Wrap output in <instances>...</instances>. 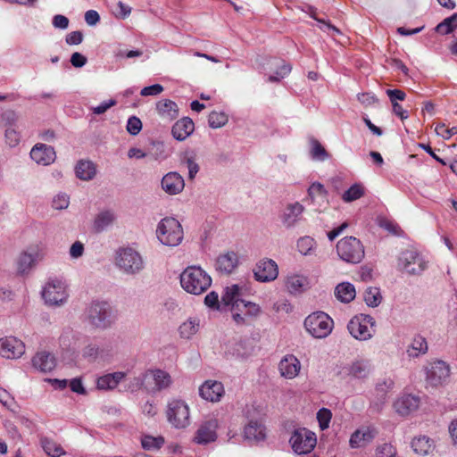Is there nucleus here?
Listing matches in <instances>:
<instances>
[{"instance_id":"1","label":"nucleus","mask_w":457,"mask_h":457,"mask_svg":"<svg viewBox=\"0 0 457 457\" xmlns=\"http://www.w3.org/2000/svg\"><path fill=\"white\" fill-rule=\"evenodd\" d=\"M181 287L188 294L199 295L212 285L211 276L200 266H188L179 276Z\"/></svg>"},{"instance_id":"2","label":"nucleus","mask_w":457,"mask_h":457,"mask_svg":"<svg viewBox=\"0 0 457 457\" xmlns=\"http://www.w3.org/2000/svg\"><path fill=\"white\" fill-rule=\"evenodd\" d=\"M115 264L126 275L135 276L145 269L142 255L132 247H120L116 251Z\"/></svg>"},{"instance_id":"3","label":"nucleus","mask_w":457,"mask_h":457,"mask_svg":"<svg viewBox=\"0 0 457 457\" xmlns=\"http://www.w3.org/2000/svg\"><path fill=\"white\" fill-rule=\"evenodd\" d=\"M156 236L162 245L177 246L182 242L184 232L181 224L177 219L165 217L157 225Z\"/></svg>"},{"instance_id":"4","label":"nucleus","mask_w":457,"mask_h":457,"mask_svg":"<svg viewBox=\"0 0 457 457\" xmlns=\"http://www.w3.org/2000/svg\"><path fill=\"white\" fill-rule=\"evenodd\" d=\"M336 249L339 258L351 264L360 263L365 256L362 243L353 236L345 237L340 239L336 245Z\"/></svg>"},{"instance_id":"5","label":"nucleus","mask_w":457,"mask_h":457,"mask_svg":"<svg viewBox=\"0 0 457 457\" xmlns=\"http://www.w3.org/2000/svg\"><path fill=\"white\" fill-rule=\"evenodd\" d=\"M89 323L101 329L110 328L116 320L111 304L104 301L92 302L87 309Z\"/></svg>"},{"instance_id":"6","label":"nucleus","mask_w":457,"mask_h":457,"mask_svg":"<svg viewBox=\"0 0 457 457\" xmlns=\"http://www.w3.org/2000/svg\"><path fill=\"white\" fill-rule=\"evenodd\" d=\"M428 262L414 249L403 251L398 257L399 270L411 276H420L428 269Z\"/></svg>"},{"instance_id":"7","label":"nucleus","mask_w":457,"mask_h":457,"mask_svg":"<svg viewBox=\"0 0 457 457\" xmlns=\"http://www.w3.org/2000/svg\"><path fill=\"white\" fill-rule=\"evenodd\" d=\"M333 320L324 312H315L304 320V328L315 338H325L332 331Z\"/></svg>"},{"instance_id":"8","label":"nucleus","mask_w":457,"mask_h":457,"mask_svg":"<svg viewBox=\"0 0 457 457\" xmlns=\"http://www.w3.org/2000/svg\"><path fill=\"white\" fill-rule=\"evenodd\" d=\"M376 321L368 314H360L350 320L347 325L349 333L357 340H369L375 332Z\"/></svg>"},{"instance_id":"9","label":"nucleus","mask_w":457,"mask_h":457,"mask_svg":"<svg viewBox=\"0 0 457 457\" xmlns=\"http://www.w3.org/2000/svg\"><path fill=\"white\" fill-rule=\"evenodd\" d=\"M289 443L295 453L307 454L315 447L317 437L314 432L307 428H297L292 433Z\"/></svg>"},{"instance_id":"10","label":"nucleus","mask_w":457,"mask_h":457,"mask_svg":"<svg viewBox=\"0 0 457 457\" xmlns=\"http://www.w3.org/2000/svg\"><path fill=\"white\" fill-rule=\"evenodd\" d=\"M67 287L60 279H51L42 290V297L45 303L51 306H60L67 302Z\"/></svg>"},{"instance_id":"11","label":"nucleus","mask_w":457,"mask_h":457,"mask_svg":"<svg viewBox=\"0 0 457 457\" xmlns=\"http://www.w3.org/2000/svg\"><path fill=\"white\" fill-rule=\"evenodd\" d=\"M167 418L176 428H184L189 425V408L182 400H172L168 403Z\"/></svg>"},{"instance_id":"12","label":"nucleus","mask_w":457,"mask_h":457,"mask_svg":"<svg viewBox=\"0 0 457 457\" xmlns=\"http://www.w3.org/2000/svg\"><path fill=\"white\" fill-rule=\"evenodd\" d=\"M426 381L431 386H438L446 382L450 376V366L444 361L436 360L425 367Z\"/></svg>"},{"instance_id":"13","label":"nucleus","mask_w":457,"mask_h":457,"mask_svg":"<svg viewBox=\"0 0 457 457\" xmlns=\"http://www.w3.org/2000/svg\"><path fill=\"white\" fill-rule=\"evenodd\" d=\"M235 310L232 318L237 325H247V319H256L262 312L259 304L244 299L236 303Z\"/></svg>"},{"instance_id":"14","label":"nucleus","mask_w":457,"mask_h":457,"mask_svg":"<svg viewBox=\"0 0 457 457\" xmlns=\"http://www.w3.org/2000/svg\"><path fill=\"white\" fill-rule=\"evenodd\" d=\"M253 271L256 281L267 283L278 278V267L275 261L264 258L255 264Z\"/></svg>"},{"instance_id":"15","label":"nucleus","mask_w":457,"mask_h":457,"mask_svg":"<svg viewBox=\"0 0 457 457\" xmlns=\"http://www.w3.org/2000/svg\"><path fill=\"white\" fill-rule=\"evenodd\" d=\"M218 420L211 419L200 424L195 431L194 442L197 445H207L215 442L217 435Z\"/></svg>"},{"instance_id":"16","label":"nucleus","mask_w":457,"mask_h":457,"mask_svg":"<svg viewBox=\"0 0 457 457\" xmlns=\"http://www.w3.org/2000/svg\"><path fill=\"white\" fill-rule=\"evenodd\" d=\"M25 353L24 343L14 337H6L0 339V355L6 359L20 358Z\"/></svg>"},{"instance_id":"17","label":"nucleus","mask_w":457,"mask_h":457,"mask_svg":"<svg viewBox=\"0 0 457 457\" xmlns=\"http://www.w3.org/2000/svg\"><path fill=\"white\" fill-rule=\"evenodd\" d=\"M30 158L39 165L47 166L56 159V153L53 146L37 143L30 150Z\"/></svg>"},{"instance_id":"18","label":"nucleus","mask_w":457,"mask_h":457,"mask_svg":"<svg viewBox=\"0 0 457 457\" xmlns=\"http://www.w3.org/2000/svg\"><path fill=\"white\" fill-rule=\"evenodd\" d=\"M304 210V206L299 202L287 204L282 213L280 214V220L283 226L287 228L295 227L296 223L301 220Z\"/></svg>"},{"instance_id":"19","label":"nucleus","mask_w":457,"mask_h":457,"mask_svg":"<svg viewBox=\"0 0 457 457\" xmlns=\"http://www.w3.org/2000/svg\"><path fill=\"white\" fill-rule=\"evenodd\" d=\"M199 395L206 401L219 402L224 395L223 385L219 381L207 380L199 387Z\"/></svg>"},{"instance_id":"20","label":"nucleus","mask_w":457,"mask_h":457,"mask_svg":"<svg viewBox=\"0 0 457 457\" xmlns=\"http://www.w3.org/2000/svg\"><path fill=\"white\" fill-rule=\"evenodd\" d=\"M162 188L165 193L174 195L179 194L185 187L184 179L175 171H171L163 176L162 181Z\"/></svg>"},{"instance_id":"21","label":"nucleus","mask_w":457,"mask_h":457,"mask_svg":"<svg viewBox=\"0 0 457 457\" xmlns=\"http://www.w3.org/2000/svg\"><path fill=\"white\" fill-rule=\"evenodd\" d=\"M266 428L258 420H250L244 428V436L246 440L261 442L266 438Z\"/></svg>"},{"instance_id":"22","label":"nucleus","mask_w":457,"mask_h":457,"mask_svg":"<svg viewBox=\"0 0 457 457\" xmlns=\"http://www.w3.org/2000/svg\"><path fill=\"white\" fill-rule=\"evenodd\" d=\"M420 404V398L412 395H403L394 403L395 411L402 416H407L416 411Z\"/></svg>"},{"instance_id":"23","label":"nucleus","mask_w":457,"mask_h":457,"mask_svg":"<svg viewBox=\"0 0 457 457\" xmlns=\"http://www.w3.org/2000/svg\"><path fill=\"white\" fill-rule=\"evenodd\" d=\"M278 369L282 377L294 378L298 375L301 364L295 355L287 354L280 361Z\"/></svg>"},{"instance_id":"24","label":"nucleus","mask_w":457,"mask_h":457,"mask_svg":"<svg viewBox=\"0 0 457 457\" xmlns=\"http://www.w3.org/2000/svg\"><path fill=\"white\" fill-rule=\"evenodd\" d=\"M145 373H148V379L151 378L154 382V386L153 387L145 385V389L151 392L162 391L163 389L168 388L171 384V378L170 374L162 370H147Z\"/></svg>"},{"instance_id":"25","label":"nucleus","mask_w":457,"mask_h":457,"mask_svg":"<svg viewBox=\"0 0 457 457\" xmlns=\"http://www.w3.org/2000/svg\"><path fill=\"white\" fill-rule=\"evenodd\" d=\"M194 129L193 120L188 117H184L174 123L171 134L176 140L184 141L194 132Z\"/></svg>"},{"instance_id":"26","label":"nucleus","mask_w":457,"mask_h":457,"mask_svg":"<svg viewBox=\"0 0 457 457\" xmlns=\"http://www.w3.org/2000/svg\"><path fill=\"white\" fill-rule=\"evenodd\" d=\"M348 376L355 379H365L371 372V365L367 360H357L345 368Z\"/></svg>"},{"instance_id":"27","label":"nucleus","mask_w":457,"mask_h":457,"mask_svg":"<svg viewBox=\"0 0 457 457\" xmlns=\"http://www.w3.org/2000/svg\"><path fill=\"white\" fill-rule=\"evenodd\" d=\"M238 265V257L235 252H228L220 254L215 263L217 271L223 274H230Z\"/></svg>"},{"instance_id":"28","label":"nucleus","mask_w":457,"mask_h":457,"mask_svg":"<svg viewBox=\"0 0 457 457\" xmlns=\"http://www.w3.org/2000/svg\"><path fill=\"white\" fill-rule=\"evenodd\" d=\"M310 280L307 277L299 274H292L287 277L286 287L292 295H298L310 288Z\"/></svg>"},{"instance_id":"29","label":"nucleus","mask_w":457,"mask_h":457,"mask_svg":"<svg viewBox=\"0 0 457 457\" xmlns=\"http://www.w3.org/2000/svg\"><path fill=\"white\" fill-rule=\"evenodd\" d=\"M32 365L41 372H50L56 366L55 357L50 353L39 352L32 358Z\"/></svg>"},{"instance_id":"30","label":"nucleus","mask_w":457,"mask_h":457,"mask_svg":"<svg viewBox=\"0 0 457 457\" xmlns=\"http://www.w3.org/2000/svg\"><path fill=\"white\" fill-rule=\"evenodd\" d=\"M158 114L166 121H171L179 116V108L175 102L163 99L156 104Z\"/></svg>"},{"instance_id":"31","label":"nucleus","mask_w":457,"mask_h":457,"mask_svg":"<svg viewBox=\"0 0 457 457\" xmlns=\"http://www.w3.org/2000/svg\"><path fill=\"white\" fill-rule=\"evenodd\" d=\"M125 378V373L117 371L97 378L96 386L101 390L113 389Z\"/></svg>"},{"instance_id":"32","label":"nucleus","mask_w":457,"mask_h":457,"mask_svg":"<svg viewBox=\"0 0 457 457\" xmlns=\"http://www.w3.org/2000/svg\"><path fill=\"white\" fill-rule=\"evenodd\" d=\"M355 287L350 282H342L335 288L336 297L342 303H350L355 298Z\"/></svg>"},{"instance_id":"33","label":"nucleus","mask_w":457,"mask_h":457,"mask_svg":"<svg viewBox=\"0 0 457 457\" xmlns=\"http://www.w3.org/2000/svg\"><path fill=\"white\" fill-rule=\"evenodd\" d=\"M76 176L81 180H91L96 173V165L90 161H79L75 167Z\"/></svg>"},{"instance_id":"34","label":"nucleus","mask_w":457,"mask_h":457,"mask_svg":"<svg viewBox=\"0 0 457 457\" xmlns=\"http://www.w3.org/2000/svg\"><path fill=\"white\" fill-rule=\"evenodd\" d=\"M115 214L111 211H104L96 215L94 220V229L100 233L104 231L115 220Z\"/></svg>"},{"instance_id":"35","label":"nucleus","mask_w":457,"mask_h":457,"mask_svg":"<svg viewBox=\"0 0 457 457\" xmlns=\"http://www.w3.org/2000/svg\"><path fill=\"white\" fill-rule=\"evenodd\" d=\"M374 436L375 435L373 429H358L351 436L350 445L353 448H358L364 444L370 442Z\"/></svg>"},{"instance_id":"36","label":"nucleus","mask_w":457,"mask_h":457,"mask_svg":"<svg viewBox=\"0 0 457 457\" xmlns=\"http://www.w3.org/2000/svg\"><path fill=\"white\" fill-rule=\"evenodd\" d=\"M412 450L420 455H427L433 448V441L427 436H419L411 441Z\"/></svg>"},{"instance_id":"37","label":"nucleus","mask_w":457,"mask_h":457,"mask_svg":"<svg viewBox=\"0 0 457 457\" xmlns=\"http://www.w3.org/2000/svg\"><path fill=\"white\" fill-rule=\"evenodd\" d=\"M40 445L44 452L50 457H60L66 453L61 445L49 437L41 436Z\"/></svg>"},{"instance_id":"38","label":"nucleus","mask_w":457,"mask_h":457,"mask_svg":"<svg viewBox=\"0 0 457 457\" xmlns=\"http://www.w3.org/2000/svg\"><path fill=\"white\" fill-rule=\"evenodd\" d=\"M240 295V288L237 285H232L231 287H228L225 290V293L221 296V302L224 305H231V312H235V305L237 302L243 301V299L239 298Z\"/></svg>"},{"instance_id":"39","label":"nucleus","mask_w":457,"mask_h":457,"mask_svg":"<svg viewBox=\"0 0 457 457\" xmlns=\"http://www.w3.org/2000/svg\"><path fill=\"white\" fill-rule=\"evenodd\" d=\"M428 352V344L425 337L417 335L413 337L411 344L407 349L410 357H419Z\"/></svg>"},{"instance_id":"40","label":"nucleus","mask_w":457,"mask_h":457,"mask_svg":"<svg viewBox=\"0 0 457 457\" xmlns=\"http://www.w3.org/2000/svg\"><path fill=\"white\" fill-rule=\"evenodd\" d=\"M37 253H22L17 261V270L20 274H25L36 264Z\"/></svg>"},{"instance_id":"41","label":"nucleus","mask_w":457,"mask_h":457,"mask_svg":"<svg viewBox=\"0 0 457 457\" xmlns=\"http://www.w3.org/2000/svg\"><path fill=\"white\" fill-rule=\"evenodd\" d=\"M365 191L361 183H354L342 195V200L345 203L353 202L361 198L365 195Z\"/></svg>"},{"instance_id":"42","label":"nucleus","mask_w":457,"mask_h":457,"mask_svg":"<svg viewBox=\"0 0 457 457\" xmlns=\"http://www.w3.org/2000/svg\"><path fill=\"white\" fill-rule=\"evenodd\" d=\"M311 151L310 155L312 159L316 161H325L328 159L329 154L326 151V149L322 146V145L315 138H311Z\"/></svg>"},{"instance_id":"43","label":"nucleus","mask_w":457,"mask_h":457,"mask_svg":"<svg viewBox=\"0 0 457 457\" xmlns=\"http://www.w3.org/2000/svg\"><path fill=\"white\" fill-rule=\"evenodd\" d=\"M198 328L199 322L195 319H189L180 325L179 331L181 337L188 339L198 331Z\"/></svg>"},{"instance_id":"44","label":"nucleus","mask_w":457,"mask_h":457,"mask_svg":"<svg viewBox=\"0 0 457 457\" xmlns=\"http://www.w3.org/2000/svg\"><path fill=\"white\" fill-rule=\"evenodd\" d=\"M364 301L370 307H377L382 301V295L378 287H370L364 293Z\"/></svg>"},{"instance_id":"45","label":"nucleus","mask_w":457,"mask_h":457,"mask_svg":"<svg viewBox=\"0 0 457 457\" xmlns=\"http://www.w3.org/2000/svg\"><path fill=\"white\" fill-rule=\"evenodd\" d=\"M455 21H457V13H453L452 16L440 22L436 27V31L442 35L450 34L455 28H457V23H454Z\"/></svg>"},{"instance_id":"46","label":"nucleus","mask_w":457,"mask_h":457,"mask_svg":"<svg viewBox=\"0 0 457 457\" xmlns=\"http://www.w3.org/2000/svg\"><path fill=\"white\" fill-rule=\"evenodd\" d=\"M164 444L162 436H144L141 439L142 447L145 450H159Z\"/></svg>"},{"instance_id":"47","label":"nucleus","mask_w":457,"mask_h":457,"mask_svg":"<svg viewBox=\"0 0 457 457\" xmlns=\"http://www.w3.org/2000/svg\"><path fill=\"white\" fill-rule=\"evenodd\" d=\"M228 122V116L221 112H212L208 117L209 126L212 129H219Z\"/></svg>"},{"instance_id":"48","label":"nucleus","mask_w":457,"mask_h":457,"mask_svg":"<svg viewBox=\"0 0 457 457\" xmlns=\"http://www.w3.org/2000/svg\"><path fill=\"white\" fill-rule=\"evenodd\" d=\"M315 245L316 243L312 237L305 236L298 239L296 246L300 253L303 255H308L315 247Z\"/></svg>"},{"instance_id":"49","label":"nucleus","mask_w":457,"mask_h":457,"mask_svg":"<svg viewBox=\"0 0 457 457\" xmlns=\"http://www.w3.org/2000/svg\"><path fill=\"white\" fill-rule=\"evenodd\" d=\"M331 418L332 413L330 410L327 408H321L317 412V420L321 430L327 429L328 428Z\"/></svg>"},{"instance_id":"50","label":"nucleus","mask_w":457,"mask_h":457,"mask_svg":"<svg viewBox=\"0 0 457 457\" xmlns=\"http://www.w3.org/2000/svg\"><path fill=\"white\" fill-rule=\"evenodd\" d=\"M291 65L289 63H283L278 67V69L275 71L274 74L270 75L269 81L270 82H278L281 79L287 77L291 71Z\"/></svg>"},{"instance_id":"51","label":"nucleus","mask_w":457,"mask_h":457,"mask_svg":"<svg viewBox=\"0 0 457 457\" xmlns=\"http://www.w3.org/2000/svg\"><path fill=\"white\" fill-rule=\"evenodd\" d=\"M148 376L149 374L145 372L138 377L133 378L128 384V389L131 392L138 391L147 383Z\"/></svg>"},{"instance_id":"52","label":"nucleus","mask_w":457,"mask_h":457,"mask_svg":"<svg viewBox=\"0 0 457 457\" xmlns=\"http://www.w3.org/2000/svg\"><path fill=\"white\" fill-rule=\"evenodd\" d=\"M126 129L130 135L137 136L142 129V121L137 116H130L127 121Z\"/></svg>"},{"instance_id":"53","label":"nucleus","mask_w":457,"mask_h":457,"mask_svg":"<svg viewBox=\"0 0 457 457\" xmlns=\"http://www.w3.org/2000/svg\"><path fill=\"white\" fill-rule=\"evenodd\" d=\"M21 140L20 133L14 128L5 129V141L11 147L16 146Z\"/></svg>"},{"instance_id":"54","label":"nucleus","mask_w":457,"mask_h":457,"mask_svg":"<svg viewBox=\"0 0 457 457\" xmlns=\"http://www.w3.org/2000/svg\"><path fill=\"white\" fill-rule=\"evenodd\" d=\"M436 133L445 139H449L457 134V127L447 129L444 123H439L436 126Z\"/></svg>"},{"instance_id":"55","label":"nucleus","mask_w":457,"mask_h":457,"mask_svg":"<svg viewBox=\"0 0 457 457\" xmlns=\"http://www.w3.org/2000/svg\"><path fill=\"white\" fill-rule=\"evenodd\" d=\"M1 119L7 128H14L18 120V114L12 110H7L2 113Z\"/></svg>"},{"instance_id":"56","label":"nucleus","mask_w":457,"mask_h":457,"mask_svg":"<svg viewBox=\"0 0 457 457\" xmlns=\"http://www.w3.org/2000/svg\"><path fill=\"white\" fill-rule=\"evenodd\" d=\"M309 10H310V16L322 24V26L320 27L321 29H323L324 31H327L328 33L332 32L333 34H340V30L337 28H336L334 25H332L323 20H320V19L316 18L315 10L312 6L309 7Z\"/></svg>"},{"instance_id":"57","label":"nucleus","mask_w":457,"mask_h":457,"mask_svg":"<svg viewBox=\"0 0 457 457\" xmlns=\"http://www.w3.org/2000/svg\"><path fill=\"white\" fill-rule=\"evenodd\" d=\"M69 203L70 198L66 194H58L53 200V207L56 210L66 209Z\"/></svg>"},{"instance_id":"58","label":"nucleus","mask_w":457,"mask_h":457,"mask_svg":"<svg viewBox=\"0 0 457 457\" xmlns=\"http://www.w3.org/2000/svg\"><path fill=\"white\" fill-rule=\"evenodd\" d=\"M184 163L187 165L188 170V178L190 179H195V175L199 171V165L193 157L185 158Z\"/></svg>"},{"instance_id":"59","label":"nucleus","mask_w":457,"mask_h":457,"mask_svg":"<svg viewBox=\"0 0 457 457\" xmlns=\"http://www.w3.org/2000/svg\"><path fill=\"white\" fill-rule=\"evenodd\" d=\"M327 190L324 186L320 182L312 183L308 188V195L313 199L315 195H326Z\"/></svg>"},{"instance_id":"60","label":"nucleus","mask_w":457,"mask_h":457,"mask_svg":"<svg viewBox=\"0 0 457 457\" xmlns=\"http://www.w3.org/2000/svg\"><path fill=\"white\" fill-rule=\"evenodd\" d=\"M204 304L210 308L219 310L220 303L218 294L215 291L207 294L204 297Z\"/></svg>"},{"instance_id":"61","label":"nucleus","mask_w":457,"mask_h":457,"mask_svg":"<svg viewBox=\"0 0 457 457\" xmlns=\"http://www.w3.org/2000/svg\"><path fill=\"white\" fill-rule=\"evenodd\" d=\"M395 449L390 444H383L376 450V457H393Z\"/></svg>"},{"instance_id":"62","label":"nucleus","mask_w":457,"mask_h":457,"mask_svg":"<svg viewBox=\"0 0 457 457\" xmlns=\"http://www.w3.org/2000/svg\"><path fill=\"white\" fill-rule=\"evenodd\" d=\"M163 91V87L160 84H154L142 88L140 95L142 96H157Z\"/></svg>"},{"instance_id":"63","label":"nucleus","mask_w":457,"mask_h":457,"mask_svg":"<svg viewBox=\"0 0 457 457\" xmlns=\"http://www.w3.org/2000/svg\"><path fill=\"white\" fill-rule=\"evenodd\" d=\"M386 94L389 97L391 104L397 103L398 100L403 101L406 97V94L400 89H387Z\"/></svg>"},{"instance_id":"64","label":"nucleus","mask_w":457,"mask_h":457,"mask_svg":"<svg viewBox=\"0 0 457 457\" xmlns=\"http://www.w3.org/2000/svg\"><path fill=\"white\" fill-rule=\"evenodd\" d=\"M83 41V33L79 30L72 31L66 36L65 42L70 45H79Z\"/></svg>"}]
</instances>
